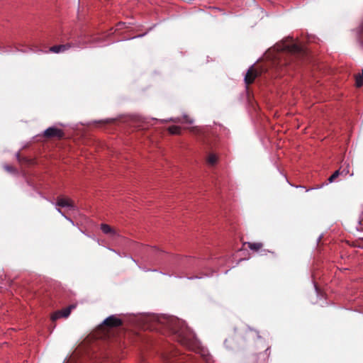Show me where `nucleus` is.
Here are the masks:
<instances>
[{"instance_id": "f257e3e1", "label": "nucleus", "mask_w": 363, "mask_h": 363, "mask_svg": "<svg viewBox=\"0 0 363 363\" xmlns=\"http://www.w3.org/2000/svg\"><path fill=\"white\" fill-rule=\"evenodd\" d=\"M167 323L174 340L188 350L199 354L206 363H211V357L207 351L201 347L194 332L186 325L184 321L172 318L168 320Z\"/></svg>"}, {"instance_id": "f03ea898", "label": "nucleus", "mask_w": 363, "mask_h": 363, "mask_svg": "<svg viewBox=\"0 0 363 363\" xmlns=\"http://www.w3.org/2000/svg\"><path fill=\"white\" fill-rule=\"evenodd\" d=\"M277 50L281 52L279 56V64L286 69L295 68L296 65L308 61L307 50L299 44L294 41L293 38L288 37L280 44L277 45Z\"/></svg>"}, {"instance_id": "7ed1b4c3", "label": "nucleus", "mask_w": 363, "mask_h": 363, "mask_svg": "<svg viewBox=\"0 0 363 363\" xmlns=\"http://www.w3.org/2000/svg\"><path fill=\"white\" fill-rule=\"evenodd\" d=\"M164 360L167 363H183L189 361H193L191 355L180 354L178 350L171 348L163 354Z\"/></svg>"}, {"instance_id": "20e7f679", "label": "nucleus", "mask_w": 363, "mask_h": 363, "mask_svg": "<svg viewBox=\"0 0 363 363\" xmlns=\"http://www.w3.org/2000/svg\"><path fill=\"white\" fill-rule=\"evenodd\" d=\"M43 137L48 139L56 138L60 140L65 137V133L60 128L50 127L44 131Z\"/></svg>"}, {"instance_id": "39448f33", "label": "nucleus", "mask_w": 363, "mask_h": 363, "mask_svg": "<svg viewBox=\"0 0 363 363\" xmlns=\"http://www.w3.org/2000/svg\"><path fill=\"white\" fill-rule=\"evenodd\" d=\"M75 308H76L75 304H71L69 306H67V308H65L62 310L56 311L51 317L52 320L55 321L61 317L67 318L69 315L72 310Z\"/></svg>"}, {"instance_id": "423d86ee", "label": "nucleus", "mask_w": 363, "mask_h": 363, "mask_svg": "<svg viewBox=\"0 0 363 363\" xmlns=\"http://www.w3.org/2000/svg\"><path fill=\"white\" fill-rule=\"evenodd\" d=\"M260 74V73L255 69L253 67H251L247 72L245 77V82L247 86L252 84L255 79Z\"/></svg>"}, {"instance_id": "0eeeda50", "label": "nucleus", "mask_w": 363, "mask_h": 363, "mask_svg": "<svg viewBox=\"0 0 363 363\" xmlns=\"http://www.w3.org/2000/svg\"><path fill=\"white\" fill-rule=\"evenodd\" d=\"M122 320L114 315H111L106 318L103 323V327L115 328L122 325Z\"/></svg>"}, {"instance_id": "6e6552de", "label": "nucleus", "mask_w": 363, "mask_h": 363, "mask_svg": "<svg viewBox=\"0 0 363 363\" xmlns=\"http://www.w3.org/2000/svg\"><path fill=\"white\" fill-rule=\"evenodd\" d=\"M56 204L57 206L62 208L66 207L69 209H72L74 208V202L68 198L57 197Z\"/></svg>"}, {"instance_id": "1a4fd4ad", "label": "nucleus", "mask_w": 363, "mask_h": 363, "mask_svg": "<svg viewBox=\"0 0 363 363\" xmlns=\"http://www.w3.org/2000/svg\"><path fill=\"white\" fill-rule=\"evenodd\" d=\"M190 131L198 136L199 140H200L203 143H207V134L201 128L198 127H192L190 128Z\"/></svg>"}, {"instance_id": "9d476101", "label": "nucleus", "mask_w": 363, "mask_h": 363, "mask_svg": "<svg viewBox=\"0 0 363 363\" xmlns=\"http://www.w3.org/2000/svg\"><path fill=\"white\" fill-rule=\"evenodd\" d=\"M72 47L70 43L65 45H54L50 48L49 51L55 53L64 52Z\"/></svg>"}, {"instance_id": "9b49d317", "label": "nucleus", "mask_w": 363, "mask_h": 363, "mask_svg": "<svg viewBox=\"0 0 363 363\" xmlns=\"http://www.w3.org/2000/svg\"><path fill=\"white\" fill-rule=\"evenodd\" d=\"M101 230L105 234L109 235L112 237L116 235V230L112 228L110 225L103 223L101 225Z\"/></svg>"}, {"instance_id": "f8f14e48", "label": "nucleus", "mask_w": 363, "mask_h": 363, "mask_svg": "<svg viewBox=\"0 0 363 363\" xmlns=\"http://www.w3.org/2000/svg\"><path fill=\"white\" fill-rule=\"evenodd\" d=\"M245 245H247V247L254 252H257L261 250L263 247V244L262 242H245Z\"/></svg>"}, {"instance_id": "ddd939ff", "label": "nucleus", "mask_w": 363, "mask_h": 363, "mask_svg": "<svg viewBox=\"0 0 363 363\" xmlns=\"http://www.w3.org/2000/svg\"><path fill=\"white\" fill-rule=\"evenodd\" d=\"M218 160V157L213 153H209L207 158L206 162L209 165L213 166L216 164Z\"/></svg>"}, {"instance_id": "4468645a", "label": "nucleus", "mask_w": 363, "mask_h": 363, "mask_svg": "<svg viewBox=\"0 0 363 363\" xmlns=\"http://www.w3.org/2000/svg\"><path fill=\"white\" fill-rule=\"evenodd\" d=\"M168 131L173 135H179L181 133V128L177 125H172L168 128Z\"/></svg>"}, {"instance_id": "2eb2a0df", "label": "nucleus", "mask_w": 363, "mask_h": 363, "mask_svg": "<svg viewBox=\"0 0 363 363\" xmlns=\"http://www.w3.org/2000/svg\"><path fill=\"white\" fill-rule=\"evenodd\" d=\"M344 171H340V169L336 170L329 178V182H333L336 178H337L340 174H342Z\"/></svg>"}, {"instance_id": "dca6fc26", "label": "nucleus", "mask_w": 363, "mask_h": 363, "mask_svg": "<svg viewBox=\"0 0 363 363\" xmlns=\"http://www.w3.org/2000/svg\"><path fill=\"white\" fill-rule=\"evenodd\" d=\"M356 85L357 87H361L363 85V70L362 75H358L356 77Z\"/></svg>"}, {"instance_id": "f3484780", "label": "nucleus", "mask_w": 363, "mask_h": 363, "mask_svg": "<svg viewBox=\"0 0 363 363\" xmlns=\"http://www.w3.org/2000/svg\"><path fill=\"white\" fill-rule=\"evenodd\" d=\"M4 169L10 173H16L17 170L15 167L11 165L6 164L4 166Z\"/></svg>"}, {"instance_id": "a211bd4d", "label": "nucleus", "mask_w": 363, "mask_h": 363, "mask_svg": "<svg viewBox=\"0 0 363 363\" xmlns=\"http://www.w3.org/2000/svg\"><path fill=\"white\" fill-rule=\"evenodd\" d=\"M106 363H114L115 362V360H113L112 358H111L110 357L107 356L106 357Z\"/></svg>"}, {"instance_id": "6ab92c4d", "label": "nucleus", "mask_w": 363, "mask_h": 363, "mask_svg": "<svg viewBox=\"0 0 363 363\" xmlns=\"http://www.w3.org/2000/svg\"><path fill=\"white\" fill-rule=\"evenodd\" d=\"M342 171H344L342 174H345V176H346L349 173V170L343 169Z\"/></svg>"}, {"instance_id": "aec40b11", "label": "nucleus", "mask_w": 363, "mask_h": 363, "mask_svg": "<svg viewBox=\"0 0 363 363\" xmlns=\"http://www.w3.org/2000/svg\"><path fill=\"white\" fill-rule=\"evenodd\" d=\"M187 122H188V123H192V121H187Z\"/></svg>"}]
</instances>
